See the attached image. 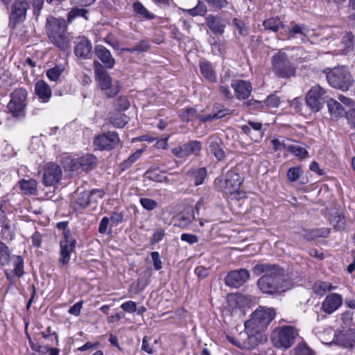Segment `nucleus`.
I'll list each match as a JSON object with an SVG mask.
<instances>
[{"mask_svg":"<svg viewBox=\"0 0 355 355\" xmlns=\"http://www.w3.org/2000/svg\"><path fill=\"white\" fill-rule=\"evenodd\" d=\"M120 141L119 135L116 132H107L98 135L94 140V146L98 150H111L117 146Z\"/></svg>","mask_w":355,"mask_h":355,"instance_id":"13","label":"nucleus"},{"mask_svg":"<svg viewBox=\"0 0 355 355\" xmlns=\"http://www.w3.org/2000/svg\"><path fill=\"white\" fill-rule=\"evenodd\" d=\"M336 342L344 347H352L355 344V333L352 329H347L336 333Z\"/></svg>","mask_w":355,"mask_h":355,"instance_id":"24","label":"nucleus"},{"mask_svg":"<svg viewBox=\"0 0 355 355\" xmlns=\"http://www.w3.org/2000/svg\"><path fill=\"white\" fill-rule=\"evenodd\" d=\"M343 304V298L338 293H331L326 296L322 302L321 309L327 314L336 311Z\"/></svg>","mask_w":355,"mask_h":355,"instance_id":"19","label":"nucleus"},{"mask_svg":"<svg viewBox=\"0 0 355 355\" xmlns=\"http://www.w3.org/2000/svg\"><path fill=\"white\" fill-rule=\"evenodd\" d=\"M10 257V252L8 247L0 241V263L6 265L8 263Z\"/></svg>","mask_w":355,"mask_h":355,"instance_id":"41","label":"nucleus"},{"mask_svg":"<svg viewBox=\"0 0 355 355\" xmlns=\"http://www.w3.org/2000/svg\"><path fill=\"white\" fill-rule=\"evenodd\" d=\"M87 10L85 8H73L68 13V21L71 23L75 18L83 17L87 19Z\"/></svg>","mask_w":355,"mask_h":355,"instance_id":"44","label":"nucleus"},{"mask_svg":"<svg viewBox=\"0 0 355 355\" xmlns=\"http://www.w3.org/2000/svg\"><path fill=\"white\" fill-rule=\"evenodd\" d=\"M180 239L182 241L187 242L190 245L198 242V237L196 235L192 234L184 233L181 235Z\"/></svg>","mask_w":355,"mask_h":355,"instance_id":"60","label":"nucleus"},{"mask_svg":"<svg viewBox=\"0 0 355 355\" xmlns=\"http://www.w3.org/2000/svg\"><path fill=\"white\" fill-rule=\"evenodd\" d=\"M46 33L51 42L60 49L66 51L69 49V40L67 35V24L64 19L53 17L47 18Z\"/></svg>","mask_w":355,"mask_h":355,"instance_id":"2","label":"nucleus"},{"mask_svg":"<svg viewBox=\"0 0 355 355\" xmlns=\"http://www.w3.org/2000/svg\"><path fill=\"white\" fill-rule=\"evenodd\" d=\"M227 302L232 308H240L248 304L249 300L245 296L239 294L228 296Z\"/></svg>","mask_w":355,"mask_h":355,"instance_id":"35","label":"nucleus"},{"mask_svg":"<svg viewBox=\"0 0 355 355\" xmlns=\"http://www.w3.org/2000/svg\"><path fill=\"white\" fill-rule=\"evenodd\" d=\"M242 181L239 173L230 171L219 180V187L226 194L233 195L237 193Z\"/></svg>","mask_w":355,"mask_h":355,"instance_id":"12","label":"nucleus"},{"mask_svg":"<svg viewBox=\"0 0 355 355\" xmlns=\"http://www.w3.org/2000/svg\"><path fill=\"white\" fill-rule=\"evenodd\" d=\"M265 101L267 110L277 107L280 104V99L276 94L268 96Z\"/></svg>","mask_w":355,"mask_h":355,"instance_id":"55","label":"nucleus"},{"mask_svg":"<svg viewBox=\"0 0 355 355\" xmlns=\"http://www.w3.org/2000/svg\"><path fill=\"white\" fill-rule=\"evenodd\" d=\"M90 193L89 191H83L80 193L77 199V204L82 208L86 207L90 202Z\"/></svg>","mask_w":355,"mask_h":355,"instance_id":"53","label":"nucleus"},{"mask_svg":"<svg viewBox=\"0 0 355 355\" xmlns=\"http://www.w3.org/2000/svg\"><path fill=\"white\" fill-rule=\"evenodd\" d=\"M74 53L77 57L88 59L92 56V44L85 37H80L76 41Z\"/></svg>","mask_w":355,"mask_h":355,"instance_id":"21","label":"nucleus"},{"mask_svg":"<svg viewBox=\"0 0 355 355\" xmlns=\"http://www.w3.org/2000/svg\"><path fill=\"white\" fill-rule=\"evenodd\" d=\"M329 233V230L327 228L314 229L306 231L303 236L307 241H312L319 237H327Z\"/></svg>","mask_w":355,"mask_h":355,"instance_id":"31","label":"nucleus"},{"mask_svg":"<svg viewBox=\"0 0 355 355\" xmlns=\"http://www.w3.org/2000/svg\"><path fill=\"white\" fill-rule=\"evenodd\" d=\"M298 336L296 328L290 325H284L276 328L272 334V340L279 348L288 349L291 347Z\"/></svg>","mask_w":355,"mask_h":355,"instance_id":"6","label":"nucleus"},{"mask_svg":"<svg viewBox=\"0 0 355 355\" xmlns=\"http://www.w3.org/2000/svg\"><path fill=\"white\" fill-rule=\"evenodd\" d=\"M275 315L274 309L260 307L254 311L251 315V318L245 322V328L263 331L272 320Z\"/></svg>","mask_w":355,"mask_h":355,"instance_id":"4","label":"nucleus"},{"mask_svg":"<svg viewBox=\"0 0 355 355\" xmlns=\"http://www.w3.org/2000/svg\"><path fill=\"white\" fill-rule=\"evenodd\" d=\"M325 90L320 85L313 86L307 93L306 101L307 105L314 112H318L322 105Z\"/></svg>","mask_w":355,"mask_h":355,"instance_id":"14","label":"nucleus"},{"mask_svg":"<svg viewBox=\"0 0 355 355\" xmlns=\"http://www.w3.org/2000/svg\"><path fill=\"white\" fill-rule=\"evenodd\" d=\"M130 106V103L126 97L120 96L115 101V107L119 111H125Z\"/></svg>","mask_w":355,"mask_h":355,"instance_id":"56","label":"nucleus"},{"mask_svg":"<svg viewBox=\"0 0 355 355\" xmlns=\"http://www.w3.org/2000/svg\"><path fill=\"white\" fill-rule=\"evenodd\" d=\"M272 71L280 78H289L295 75V68L290 62L286 54L279 51L272 58Z\"/></svg>","mask_w":355,"mask_h":355,"instance_id":"8","label":"nucleus"},{"mask_svg":"<svg viewBox=\"0 0 355 355\" xmlns=\"http://www.w3.org/2000/svg\"><path fill=\"white\" fill-rule=\"evenodd\" d=\"M313 290L315 293L322 295L327 292V282L318 281L313 285Z\"/></svg>","mask_w":355,"mask_h":355,"instance_id":"54","label":"nucleus"},{"mask_svg":"<svg viewBox=\"0 0 355 355\" xmlns=\"http://www.w3.org/2000/svg\"><path fill=\"white\" fill-rule=\"evenodd\" d=\"M145 176L147 179L157 182L168 181V178L164 175V173L159 171L157 168L148 170L145 173Z\"/></svg>","mask_w":355,"mask_h":355,"instance_id":"34","label":"nucleus"},{"mask_svg":"<svg viewBox=\"0 0 355 355\" xmlns=\"http://www.w3.org/2000/svg\"><path fill=\"white\" fill-rule=\"evenodd\" d=\"M121 308L128 313H134L137 310V304L133 301H127L121 305Z\"/></svg>","mask_w":355,"mask_h":355,"instance_id":"62","label":"nucleus"},{"mask_svg":"<svg viewBox=\"0 0 355 355\" xmlns=\"http://www.w3.org/2000/svg\"><path fill=\"white\" fill-rule=\"evenodd\" d=\"M309 33V29L303 24H295L288 33V37L293 39L300 35L303 37H306Z\"/></svg>","mask_w":355,"mask_h":355,"instance_id":"32","label":"nucleus"},{"mask_svg":"<svg viewBox=\"0 0 355 355\" xmlns=\"http://www.w3.org/2000/svg\"><path fill=\"white\" fill-rule=\"evenodd\" d=\"M67 234L68 233L67 232ZM76 243V240L73 237H69V234L65 235V239L60 240L59 262L62 266H66L69 263L71 254L74 251Z\"/></svg>","mask_w":355,"mask_h":355,"instance_id":"15","label":"nucleus"},{"mask_svg":"<svg viewBox=\"0 0 355 355\" xmlns=\"http://www.w3.org/2000/svg\"><path fill=\"white\" fill-rule=\"evenodd\" d=\"M232 24L236 28L239 34L241 36H246L248 35V28L246 27L245 23L243 21L238 18H234L232 19Z\"/></svg>","mask_w":355,"mask_h":355,"instance_id":"48","label":"nucleus"},{"mask_svg":"<svg viewBox=\"0 0 355 355\" xmlns=\"http://www.w3.org/2000/svg\"><path fill=\"white\" fill-rule=\"evenodd\" d=\"M191 16H203L207 12V7L203 2L198 1V4L193 8L187 10Z\"/></svg>","mask_w":355,"mask_h":355,"instance_id":"42","label":"nucleus"},{"mask_svg":"<svg viewBox=\"0 0 355 355\" xmlns=\"http://www.w3.org/2000/svg\"><path fill=\"white\" fill-rule=\"evenodd\" d=\"M134 10L141 15V17L146 19H153L154 15L151 14L148 10L140 3L136 2L133 4Z\"/></svg>","mask_w":355,"mask_h":355,"instance_id":"46","label":"nucleus"},{"mask_svg":"<svg viewBox=\"0 0 355 355\" xmlns=\"http://www.w3.org/2000/svg\"><path fill=\"white\" fill-rule=\"evenodd\" d=\"M194 220V215L193 213L183 214L180 215L178 218V223L176 225L180 227H185L190 224Z\"/></svg>","mask_w":355,"mask_h":355,"instance_id":"50","label":"nucleus"},{"mask_svg":"<svg viewBox=\"0 0 355 355\" xmlns=\"http://www.w3.org/2000/svg\"><path fill=\"white\" fill-rule=\"evenodd\" d=\"M287 150L299 159H303L309 157V152L304 148L298 145H288Z\"/></svg>","mask_w":355,"mask_h":355,"instance_id":"38","label":"nucleus"},{"mask_svg":"<svg viewBox=\"0 0 355 355\" xmlns=\"http://www.w3.org/2000/svg\"><path fill=\"white\" fill-rule=\"evenodd\" d=\"M1 236L2 238L6 241H11L15 236L14 228L11 225L6 222L4 225H1Z\"/></svg>","mask_w":355,"mask_h":355,"instance_id":"43","label":"nucleus"},{"mask_svg":"<svg viewBox=\"0 0 355 355\" xmlns=\"http://www.w3.org/2000/svg\"><path fill=\"white\" fill-rule=\"evenodd\" d=\"M206 146L207 153L213 154L217 160L220 161L225 158L223 141L216 135H212L208 138Z\"/></svg>","mask_w":355,"mask_h":355,"instance_id":"18","label":"nucleus"},{"mask_svg":"<svg viewBox=\"0 0 355 355\" xmlns=\"http://www.w3.org/2000/svg\"><path fill=\"white\" fill-rule=\"evenodd\" d=\"M241 130L245 134L250 136H252V130L257 132V136L259 137H261L264 133L261 123L252 121H249L247 125H243Z\"/></svg>","mask_w":355,"mask_h":355,"instance_id":"29","label":"nucleus"},{"mask_svg":"<svg viewBox=\"0 0 355 355\" xmlns=\"http://www.w3.org/2000/svg\"><path fill=\"white\" fill-rule=\"evenodd\" d=\"M263 26L266 30L277 32L280 28H284V25L278 17H270L263 21Z\"/></svg>","mask_w":355,"mask_h":355,"instance_id":"33","label":"nucleus"},{"mask_svg":"<svg viewBox=\"0 0 355 355\" xmlns=\"http://www.w3.org/2000/svg\"><path fill=\"white\" fill-rule=\"evenodd\" d=\"M150 47L149 42L147 40L140 41L135 46L125 49V51L129 53L145 52Z\"/></svg>","mask_w":355,"mask_h":355,"instance_id":"47","label":"nucleus"},{"mask_svg":"<svg viewBox=\"0 0 355 355\" xmlns=\"http://www.w3.org/2000/svg\"><path fill=\"white\" fill-rule=\"evenodd\" d=\"M331 223L337 230H341L345 227V220L340 214L334 216V217L331 219Z\"/></svg>","mask_w":355,"mask_h":355,"instance_id":"58","label":"nucleus"},{"mask_svg":"<svg viewBox=\"0 0 355 355\" xmlns=\"http://www.w3.org/2000/svg\"><path fill=\"white\" fill-rule=\"evenodd\" d=\"M140 204L143 207L144 209L151 211L157 208V202L155 200L148 198H140Z\"/></svg>","mask_w":355,"mask_h":355,"instance_id":"52","label":"nucleus"},{"mask_svg":"<svg viewBox=\"0 0 355 355\" xmlns=\"http://www.w3.org/2000/svg\"><path fill=\"white\" fill-rule=\"evenodd\" d=\"M95 54L107 68L111 69L114 67L115 60L112 58L110 51L105 46L96 45L95 46Z\"/></svg>","mask_w":355,"mask_h":355,"instance_id":"25","label":"nucleus"},{"mask_svg":"<svg viewBox=\"0 0 355 355\" xmlns=\"http://www.w3.org/2000/svg\"><path fill=\"white\" fill-rule=\"evenodd\" d=\"M200 69L202 76L211 83L216 82V75L212 64L207 60H202L200 63Z\"/></svg>","mask_w":355,"mask_h":355,"instance_id":"28","label":"nucleus"},{"mask_svg":"<svg viewBox=\"0 0 355 355\" xmlns=\"http://www.w3.org/2000/svg\"><path fill=\"white\" fill-rule=\"evenodd\" d=\"M96 157L92 154H87L80 157L69 159L65 163V168L69 171H88L93 169L96 165Z\"/></svg>","mask_w":355,"mask_h":355,"instance_id":"11","label":"nucleus"},{"mask_svg":"<svg viewBox=\"0 0 355 355\" xmlns=\"http://www.w3.org/2000/svg\"><path fill=\"white\" fill-rule=\"evenodd\" d=\"M111 123L114 126L121 128H123L128 122V117L121 113L116 114L111 117Z\"/></svg>","mask_w":355,"mask_h":355,"instance_id":"45","label":"nucleus"},{"mask_svg":"<svg viewBox=\"0 0 355 355\" xmlns=\"http://www.w3.org/2000/svg\"><path fill=\"white\" fill-rule=\"evenodd\" d=\"M28 4L26 0H15L10 13V20L15 22L23 21L26 18Z\"/></svg>","mask_w":355,"mask_h":355,"instance_id":"22","label":"nucleus"},{"mask_svg":"<svg viewBox=\"0 0 355 355\" xmlns=\"http://www.w3.org/2000/svg\"><path fill=\"white\" fill-rule=\"evenodd\" d=\"M231 86L234 89L236 98L239 100L247 99L251 94L252 85L249 81L243 80H234L231 83Z\"/></svg>","mask_w":355,"mask_h":355,"instance_id":"20","label":"nucleus"},{"mask_svg":"<svg viewBox=\"0 0 355 355\" xmlns=\"http://www.w3.org/2000/svg\"><path fill=\"white\" fill-rule=\"evenodd\" d=\"M64 67L63 66L55 65L46 71V76L51 81H57L64 72Z\"/></svg>","mask_w":355,"mask_h":355,"instance_id":"39","label":"nucleus"},{"mask_svg":"<svg viewBox=\"0 0 355 355\" xmlns=\"http://www.w3.org/2000/svg\"><path fill=\"white\" fill-rule=\"evenodd\" d=\"M327 107L331 115L333 117L338 118L346 114L343 106L336 100L331 98L327 101Z\"/></svg>","mask_w":355,"mask_h":355,"instance_id":"30","label":"nucleus"},{"mask_svg":"<svg viewBox=\"0 0 355 355\" xmlns=\"http://www.w3.org/2000/svg\"><path fill=\"white\" fill-rule=\"evenodd\" d=\"M206 24L209 29L215 34H223L225 28L224 19L220 17L208 15L206 17Z\"/></svg>","mask_w":355,"mask_h":355,"instance_id":"27","label":"nucleus"},{"mask_svg":"<svg viewBox=\"0 0 355 355\" xmlns=\"http://www.w3.org/2000/svg\"><path fill=\"white\" fill-rule=\"evenodd\" d=\"M253 272L257 276L263 274L257 284L264 293L284 292L291 288V282L284 276V270L276 265L258 263L254 267Z\"/></svg>","mask_w":355,"mask_h":355,"instance_id":"1","label":"nucleus"},{"mask_svg":"<svg viewBox=\"0 0 355 355\" xmlns=\"http://www.w3.org/2000/svg\"><path fill=\"white\" fill-rule=\"evenodd\" d=\"M250 277V273L246 269L241 268L239 270H232L227 275L225 282V284L232 288H239Z\"/></svg>","mask_w":355,"mask_h":355,"instance_id":"17","label":"nucleus"},{"mask_svg":"<svg viewBox=\"0 0 355 355\" xmlns=\"http://www.w3.org/2000/svg\"><path fill=\"white\" fill-rule=\"evenodd\" d=\"M144 152V149H139L132 155H130L127 160L125 161L124 164L127 166H131L134 162H135L142 155Z\"/></svg>","mask_w":355,"mask_h":355,"instance_id":"63","label":"nucleus"},{"mask_svg":"<svg viewBox=\"0 0 355 355\" xmlns=\"http://www.w3.org/2000/svg\"><path fill=\"white\" fill-rule=\"evenodd\" d=\"M40 173L42 174V182L46 187L55 185L62 177L61 167L53 162L46 163Z\"/></svg>","mask_w":355,"mask_h":355,"instance_id":"10","label":"nucleus"},{"mask_svg":"<svg viewBox=\"0 0 355 355\" xmlns=\"http://www.w3.org/2000/svg\"><path fill=\"white\" fill-rule=\"evenodd\" d=\"M98 65V67H96L94 71L98 86L107 97H114L120 91V83L118 80H112L111 76L103 67L99 63Z\"/></svg>","mask_w":355,"mask_h":355,"instance_id":"5","label":"nucleus"},{"mask_svg":"<svg viewBox=\"0 0 355 355\" xmlns=\"http://www.w3.org/2000/svg\"><path fill=\"white\" fill-rule=\"evenodd\" d=\"M151 258L153 261L154 268L156 270H159L162 268V262L160 259V256L158 252H153L150 254Z\"/></svg>","mask_w":355,"mask_h":355,"instance_id":"61","label":"nucleus"},{"mask_svg":"<svg viewBox=\"0 0 355 355\" xmlns=\"http://www.w3.org/2000/svg\"><path fill=\"white\" fill-rule=\"evenodd\" d=\"M302 174V171L300 166L291 167L287 172V178L291 182H295Z\"/></svg>","mask_w":355,"mask_h":355,"instance_id":"49","label":"nucleus"},{"mask_svg":"<svg viewBox=\"0 0 355 355\" xmlns=\"http://www.w3.org/2000/svg\"><path fill=\"white\" fill-rule=\"evenodd\" d=\"M179 116L182 120L185 122L193 121L197 118L200 119V116H203L202 115H198L196 109L193 107H187L181 110Z\"/></svg>","mask_w":355,"mask_h":355,"instance_id":"37","label":"nucleus"},{"mask_svg":"<svg viewBox=\"0 0 355 355\" xmlns=\"http://www.w3.org/2000/svg\"><path fill=\"white\" fill-rule=\"evenodd\" d=\"M35 92L41 103H48L52 96L50 86L43 80H40L35 83Z\"/></svg>","mask_w":355,"mask_h":355,"instance_id":"23","label":"nucleus"},{"mask_svg":"<svg viewBox=\"0 0 355 355\" xmlns=\"http://www.w3.org/2000/svg\"><path fill=\"white\" fill-rule=\"evenodd\" d=\"M14 272L20 277L24 275V260L20 256L15 257Z\"/></svg>","mask_w":355,"mask_h":355,"instance_id":"51","label":"nucleus"},{"mask_svg":"<svg viewBox=\"0 0 355 355\" xmlns=\"http://www.w3.org/2000/svg\"><path fill=\"white\" fill-rule=\"evenodd\" d=\"M112 226H116L122 222L123 215L121 212H114L109 218Z\"/></svg>","mask_w":355,"mask_h":355,"instance_id":"64","label":"nucleus"},{"mask_svg":"<svg viewBox=\"0 0 355 355\" xmlns=\"http://www.w3.org/2000/svg\"><path fill=\"white\" fill-rule=\"evenodd\" d=\"M165 235L164 230L162 229H157L153 234L150 239V244L155 245L161 241Z\"/></svg>","mask_w":355,"mask_h":355,"instance_id":"57","label":"nucleus"},{"mask_svg":"<svg viewBox=\"0 0 355 355\" xmlns=\"http://www.w3.org/2000/svg\"><path fill=\"white\" fill-rule=\"evenodd\" d=\"M201 148V142L195 140L173 148L172 153L177 157L183 158L191 155H198Z\"/></svg>","mask_w":355,"mask_h":355,"instance_id":"16","label":"nucleus"},{"mask_svg":"<svg viewBox=\"0 0 355 355\" xmlns=\"http://www.w3.org/2000/svg\"><path fill=\"white\" fill-rule=\"evenodd\" d=\"M27 91L23 88L15 89L10 94L7 107L13 117L23 119L26 114Z\"/></svg>","mask_w":355,"mask_h":355,"instance_id":"7","label":"nucleus"},{"mask_svg":"<svg viewBox=\"0 0 355 355\" xmlns=\"http://www.w3.org/2000/svg\"><path fill=\"white\" fill-rule=\"evenodd\" d=\"M261 331L246 329L240 333L239 338H230L229 340L236 347L243 349L254 348L261 341Z\"/></svg>","mask_w":355,"mask_h":355,"instance_id":"9","label":"nucleus"},{"mask_svg":"<svg viewBox=\"0 0 355 355\" xmlns=\"http://www.w3.org/2000/svg\"><path fill=\"white\" fill-rule=\"evenodd\" d=\"M226 78H225V77L222 78V79H221V85L219 87V91L227 98L231 99V98H233V95H232L231 91L230 90V89L228 88V87L227 85H224V83H225V82L226 80Z\"/></svg>","mask_w":355,"mask_h":355,"instance_id":"59","label":"nucleus"},{"mask_svg":"<svg viewBox=\"0 0 355 355\" xmlns=\"http://www.w3.org/2000/svg\"><path fill=\"white\" fill-rule=\"evenodd\" d=\"M189 173L193 177L195 186L202 184L207 177V170L204 167L190 171Z\"/></svg>","mask_w":355,"mask_h":355,"instance_id":"36","label":"nucleus"},{"mask_svg":"<svg viewBox=\"0 0 355 355\" xmlns=\"http://www.w3.org/2000/svg\"><path fill=\"white\" fill-rule=\"evenodd\" d=\"M17 187L24 195L35 196L37 193V182L34 179H22L17 184Z\"/></svg>","mask_w":355,"mask_h":355,"instance_id":"26","label":"nucleus"},{"mask_svg":"<svg viewBox=\"0 0 355 355\" xmlns=\"http://www.w3.org/2000/svg\"><path fill=\"white\" fill-rule=\"evenodd\" d=\"M324 72L329 85L343 92L349 90L354 83L352 75L347 67L327 69Z\"/></svg>","mask_w":355,"mask_h":355,"instance_id":"3","label":"nucleus"},{"mask_svg":"<svg viewBox=\"0 0 355 355\" xmlns=\"http://www.w3.org/2000/svg\"><path fill=\"white\" fill-rule=\"evenodd\" d=\"M230 114V110L227 108L222 109L218 110L214 114H208L205 116H200V121L202 122H206L207 121H212L216 119H222L224 116Z\"/></svg>","mask_w":355,"mask_h":355,"instance_id":"40","label":"nucleus"}]
</instances>
